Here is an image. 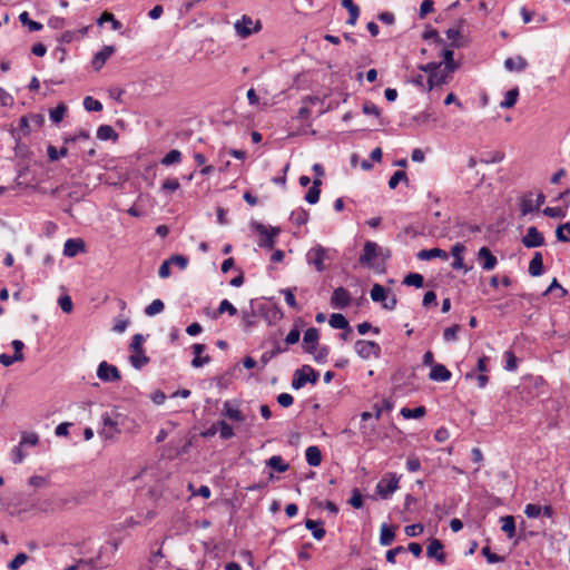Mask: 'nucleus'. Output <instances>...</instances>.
<instances>
[{
    "instance_id": "17",
    "label": "nucleus",
    "mask_w": 570,
    "mask_h": 570,
    "mask_svg": "<svg viewBox=\"0 0 570 570\" xmlns=\"http://www.w3.org/2000/svg\"><path fill=\"white\" fill-rule=\"evenodd\" d=\"M451 376L452 373L443 364L440 363L433 365L429 373V379L434 382H446L451 379Z\"/></svg>"
},
{
    "instance_id": "43",
    "label": "nucleus",
    "mask_w": 570,
    "mask_h": 570,
    "mask_svg": "<svg viewBox=\"0 0 570 570\" xmlns=\"http://www.w3.org/2000/svg\"><path fill=\"white\" fill-rule=\"evenodd\" d=\"M286 347H282L279 344H276L272 351L264 352L261 356V363L263 366H266L268 362L275 357L276 355L284 353Z\"/></svg>"
},
{
    "instance_id": "19",
    "label": "nucleus",
    "mask_w": 570,
    "mask_h": 570,
    "mask_svg": "<svg viewBox=\"0 0 570 570\" xmlns=\"http://www.w3.org/2000/svg\"><path fill=\"white\" fill-rule=\"evenodd\" d=\"M416 257L420 261H429L432 258H441L443 261H446L449 258V255L445 250L435 247V248L420 250L417 253Z\"/></svg>"
},
{
    "instance_id": "26",
    "label": "nucleus",
    "mask_w": 570,
    "mask_h": 570,
    "mask_svg": "<svg viewBox=\"0 0 570 570\" xmlns=\"http://www.w3.org/2000/svg\"><path fill=\"white\" fill-rule=\"evenodd\" d=\"M446 37L451 40V47L453 48H462L465 46V39L461 35L459 29H448L446 30Z\"/></svg>"
},
{
    "instance_id": "42",
    "label": "nucleus",
    "mask_w": 570,
    "mask_h": 570,
    "mask_svg": "<svg viewBox=\"0 0 570 570\" xmlns=\"http://www.w3.org/2000/svg\"><path fill=\"white\" fill-rule=\"evenodd\" d=\"M448 73L449 72L446 71L440 72L438 70V73L430 75L428 78L429 90H432L434 87L445 83Z\"/></svg>"
},
{
    "instance_id": "60",
    "label": "nucleus",
    "mask_w": 570,
    "mask_h": 570,
    "mask_svg": "<svg viewBox=\"0 0 570 570\" xmlns=\"http://www.w3.org/2000/svg\"><path fill=\"white\" fill-rule=\"evenodd\" d=\"M504 357H505V370L510 371V372L515 371L518 367V364H517V357H515L514 353L512 351H507L504 353Z\"/></svg>"
},
{
    "instance_id": "30",
    "label": "nucleus",
    "mask_w": 570,
    "mask_h": 570,
    "mask_svg": "<svg viewBox=\"0 0 570 570\" xmlns=\"http://www.w3.org/2000/svg\"><path fill=\"white\" fill-rule=\"evenodd\" d=\"M266 465L276 470L277 472H285L288 470L289 465L284 462L281 455H273L266 461Z\"/></svg>"
},
{
    "instance_id": "31",
    "label": "nucleus",
    "mask_w": 570,
    "mask_h": 570,
    "mask_svg": "<svg viewBox=\"0 0 570 570\" xmlns=\"http://www.w3.org/2000/svg\"><path fill=\"white\" fill-rule=\"evenodd\" d=\"M395 534L392 528L387 524H382L381 533H380V543L384 547L392 544L394 541Z\"/></svg>"
},
{
    "instance_id": "6",
    "label": "nucleus",
    "mask_w": 570,
    "mask_h": 570,
    "mask_svg": "<svg viewBox=\"0 0 570 570\" xmlns=\"http://www.w3.org/2000/svg\"><path fill=\"white\" fill-rule=\"evenodd\" d=\"M237 35L245 39L255 32H258L262 28L261 22H254L248 16H243L242 19L237 20L234 24Z\"/></svg>"
},
{
    "instance_id": "56",
    "label": "nucleus",
    "mask_w": 570,
    "mask_h": 570,
    "mask_svg": "<svg viewBox=\"0 0 570 570\" xmlns=\"http://www.w3.org/2000/svg\"><path fill=\"white\" fill-rule=\"evenodd\" d=\"M481 553L482 556H484L487 558V561L489 563H499V562H502L504 560L503 557L497 554V553H493L490 549V547L485 546L482 548L481 550Z\"/></svg>"
},
{
    "instance_id": "23",
    "label": "nucleus",
    "mask_w": 570,
    "mask_h": 570,
    "mask_svg": "<svg viewBox=\"0 0 570 570\" xmlns=\"http://www.w3.org/2000/svg\"><path fill=\"white\" fill-rule=\"evenodd\" d=\"M321 185H322V180L320 178H315L313 180L312 187H309V189L307 190V193L305 195V200L308 204L314 205L320 200Z\"/></svg>"
},
{
    "instance_id": "13",
    "label": "nucleus",
    "mask_w": 570,
    "mask_h": 570,
    "mask_svg": "<svg viewBox=\"0 0 570 570\" xmlns=\"http://www.w3.org/2000/svg\"><path fill=\"white\" fill-rule=\"evenodd\" d=\"M320 333L316 327H309L305 331L303 337V347L306 353L313 354L316 352L318 344Z\"/></svg>"
},
{
    "instance_id": "37",
    "label": "nucleus",
    "mask_w": 570,
    "mask_h": 570,
    "mask_svg": "<svg viewBox=\"0 0 570 570\" xmlns=\"http://www.w3.org/2000/svg\"><path fill=\"white\" fill-rule=\"evenodd\" d=\"M403 284L406 286H414L416 288H421L424 285V278L419 273H410L404 277Z\"/></svg>"
},
{
    "instance_id": "44",
    "label": "nucleus",
    "mask_w": 570,
    "mask_h": 570,
    "mask_svg": "<svg viewBox=\"0 0 570 570\" xmlns=\"http://www.w3.org/2000/svg\"><path fill=\"white\" fill-rule=\"evenodd\" d=\"M165 308V304L161 299L157 298L154 299L146 308L145 314L147 316H155L159 313H161Z\"/></svg>"
},
{
    "instance_id": "34",
    "label": "nucleus",
    "mask_w": 570,
    "mask_h": 570,
    "mask_svg": "<svg viewBox=\"0 0 570 570\" xmlns=\"http://www.w3.org/2000/svg\"><path fill=\"white\" fill-rule=\"evenodd\" d=\"M371 298L373 302L383 303L387 298V291L381 284H374L371 289Z\"/></svg>"
},
{
    "instance_id": "51",
    "label": "nucleus",
    "mask_w": 570,
    "mask_h": 570,
    "mask_svg": "<svg viewBox=\"0 0 570 570\" xmlns=\"http://www.w3.org/2000/svg\"><path fill=\"white\" fill-rule=\"evenodd\" d=\"M20 445H32L36 446L39 443V435L35 432H24L20 440Z\"/></svg>"
},
{
    "instance_id": "22",
    "label": "nucleus",
    "mask_w": 570,
    "mask_h": 570,
    "mask_svg": "<svg viewBox=\"0 0 570 570\" xmlns=\"http://www.w3.org/2000/svg\"><path fill=\"white\" fill-rule=\"evenodd\" d=\"M305 459L308 465L318 466L322 463V452L318 446L311 445L305 451Z\"/></svg>"
},
{
    "instance_id": "36",
    "label": "nucleus",
    "mask_w": 570,
    "mask_h": 570,
    "mask_svg": "<svg viewBox=\"0 0 570 570\" xmlns=\"http://www.w3.org/2000/svg\"><path fill=\"white\" fill-rule=\"evenodd\" d=\"M117 137V132L109 125H101L97 129V138L100 140L116 139Z\"/></svg>"
},
{
    "instance_id": "55",
    "label": "nucleus",
    "mask_w": 570,
    "mask_h": 570,
    "mask_svg": "<svg viewBox=\"0 0 570 570\" xmlns=\"http://www.w3.org/2000/svg\"><path fill=\"white\" fill-rule=\"evenodd\" d=\"M28 558L29 557L26 553L20 552L8 563V568L10 570H18L22 564L27 562Z\"/></svg>"
},
{
    "instance_id": "40",
    "label": "nucleus",
    "mask_w": 570,
    "mask_h": 570,
    "mask_svg": "<svg viewBox=\"0 0 570 570\" xmlns=\"http://www.w3.org/2000/svg\"><path fill=\"white\" fill-rule=\"evenodd\" d=\"M309 217V214L307 210L303 208H298L296 210H293L291 214V220L296 224L297 226H302L307 223Z\"/></svg>"
},
{
    "instance_id": "15",
    "label": "nucleus",
    "mask_w": 570,
    "mask_h": 570,
    "mask_svg": "<svg viewBox=\"0 0 570 570\" xmlns=\"http://www.w3.org/2000/svg\"><path fill=\"white\" fill-rule=\"evenodd\" d=\"M85 250V242L81 238H68L63 245V255L75 257Z\"/></svg>"
},
{
    "instance_id": "52",
    "label": "nucleus",
    "mask_w": 570,
    "mask_h": 570,
    "mask_svg": "<svg viewBox=\"0 0 570 570\" xmlns=\"http://www.w3.org/2000/svg\"><path fill=\"white\" fill-rule=\"evenodd\" d=\"M422 38L424 40L433 39L438 46L445 47V40L442 39L435 29H428L423 32Z\"/></svg>"
},
{
    "instance_id": "47",
    "label": "nucleus",
    "mask_w": 570,
    "mask_h": 570,
    "mask_svg": "<svg viewBox=\"0 0 570 570\" xmlns=\"http://www.w3.org/2000/svg\"><path fill=\"white\" fill-rule=\"evenodd\" d=\"M67 111V107L63 104H59L56 108L50 110V120L55 124H59Z\"/></svg>"
},
{
    "instance_id": "1",
    "label": "nucleus",
    "mask_w": 570,
    "mask_h": 570,
    "mask_svg": "<svg viewBox=\"0 0 570 570\" xmlns=\"http://www.w3.org/2000/svg\"><path fill=\"white\" fill-rule=\"evenodd\" d=\"M336 255V249L316 244L306 253V262L308 265L314 266L318 273H322L328 267L326 262H333Z\"/></svg>"
},
{
    "instance_id": "18",
    "label": "nucleus",
    "mask_w": 570,
    "mask_h": 570,
    "mask_svg": "<svg viewBox=\"0 0 570 570\" xmlns=\"http://www.w3.org/2000/svg\"><path fill=\"white\" fill-rule=\"evenodd\" d=\"M538 210V205L533 199V193L529 191L520 198V212L522 216H527L530 213Z\"/></svg>"
},
{
    "instance_id": "12",
    "label": "nucleus",
    "mask_w": 570,
    "mask_h": 570,
    "mask_svg": "<svg viewBox=\"0 0 570 570\" xmlns=\"http://www.w3.org/2000/svg\"><path fill=\"white\" fill-rule=\"evenodd\" d=\"M522 244L527 248L540 247L544 244V237L535 226H531L527 229V234L522 237Z\"/></svg>"
},
{
    "instance_id": "53",
    "label": "nucleus",
    "mask_w": 570,
    "mask_h": 570,
    "mask_svg": "<svg viewBox=\"0 0 570 570\" xmlns=\"http://www.w3.org/2000/svg\"><path fill=\"white\" fill-rule=\"evenodd\" d=\"M83 107L87 111H101L102 110V104L99 100L94 99L90 96H87L83 99Z\"/></svg>"
},
{
    "instance_id": "49",
    "label": "nucleus",
    "mask_w": 570,
    "mask_h": 570,
    "mask_svg": "<svg viewBox=\"0 0 570 570\" xmlns=\"http://www.w3.org/2000/svg\"><path fill=\"white\" fill-rule=\"evenodd\" d=\"M218 432H219V436L223 439V440H228L230 438L234 436V429L225 421H219L218 423Z\"/></svg>"
},
{
    "instance_id": "4",
    "label": "nucleus",
    "mask_w": 570,
    "mask_h": 570,
    "mask_svg": "<svg viewBox=\"0 0 570 570\" xmlns=\"http://www.w3.org/2000/svg\"><path fill=\"white\" fill-rule=\"evenodd\" d=\"M320 379V373L315 371L311 365H303L294 372L292 380V387L294 390H301L307 383L316 384Z\"/></svg>"
},
{
    "instance_id": "29",
    "label": "nucleus",
    "mask_w": 570,
    "mask_h": 570,
    "mask_svg": "<svg viewBox=\"0 0 570 570\" xmlns=\"http://www.w3.org/2000/svg\"><path fill=\"white\" fill-rule=\"evenodd\" d=\"M518 97H519V89L518 88L510 89L509 91H507L504 99L500 102V107L503 109L512 108L517 104Z\"/></svg>"
},
{
    "instance_id": "10",
    "label": "nucleus",
    "mask_w": 570,
    "mask_h": 570,
    "mask_svg": "<svg viewBox=\"0 0 570 570\" xmlns=\"http://www.w3.org/2000/svg\"><path fill=\"white\" fill-rule=\"evenodd\" d=\"M444 546L441 540L432 538L429 540L426 548V556L431 559H435L439 563L443 564L446 561V556L443 551Z\"/></svg>"
},
{
    "instance_id": "61",
    "label": "nucleus",
    "mask_w": 570,
    "mask_h": 570,
    "mask_svg": "<svg viewBox=\"0 0 570 570\" xmlns=\"http://www.w3.org/2000/svg\"><path fill=\"white\" fill-rule=\"evenodd\" d=\"M22 445H20V443L14 446L11 451V461L14 463V464H19L21 463L24 458H26V453L22 451Z\"/></svg>"
},
{
    "instance_id": "5",
    "label": "nucleus",
    "mask_w": 570,
    "mask_h": 570,
    "mask_svg": "<svg viewBox=\"0 0 570 570\" xmlns=\"http://www.w3.org/2000/svg\"><path fill=\"white\" fill-rule=\"evenodd\" d=\"M252 226L261 235L258 246L267 249L274 248L275 237L279 234V228L266 226L258 222H254Z\"/></svg>"
},
{
    "instance_id": "3",
    "label": "nucleus",
    "mask_w": 570,
    "mask_h": 570,
    "mask_svg": "<svg viewBox=\"0 0 570 570\" xmlns=\"http://www.w3.org/2000/svg\"><path fill=\"white\" fill-rule=\"evenodd\" d=\"M124 415L117 411L105 412L101 415L102 428L98 432L105 440H112L121 433L120 425L122 424Z\"/></svg>"
},
{
    "instance_id": "11",
    "label": "nucleus",
    "mask_w": 570,
    "mask_h": 570,
    "mask_svg": "<svg viewBox=\"0 0 570 570\" xmlns=\"http://www.w3.org/2000/svg\"><path fill=\"white\" fill-rule=\"evenodd\" d=\"M351 303V295L348 291L344 287H337L333 291L331 296V305L334 308L344 309Z\"/></svg>"
},
{
    "instance_id": "39",
    "label": "nucleus",
    "mask_w": 570,
    "mask_h": 570,
    "mask_svg": "<svg viewBox=\"0 0 570 570\" xmlns=\"http://www.w3.org/2000/svg\"><path fill=\"white\" fill-rule=\"evenodd\" d=\"M19 20L23 26H27L30 31H40L43 28L40 22L31 20L27 11L19 14Z\"/></svg>"
},
{
    "instance_id": "32",
    "label": "nucleus",
    "mask_w": 570,
    "mask_h": 570,
    "mask_svg": "<svg viewBox=\"0 0 570 570\" xmlns=\"http://www.w3.org/2000/svg\"><path fill=\"white\" fill-rule=\"evenodd\" d=\"M441 56L445 62L444 71L446 72H453L458 68V63L453 59V51L451 49L444 48L441 51Z\"/></svg>"
},
{
    "instance_id": "50",
    "label": "nucleus",
    "mask_w": 570,
    "mask_h": 570,
    "mask_svg": "<svg viewBox=\"0 0 570 570\" xmlns=\"http://www.w3.org/2000/svg\"><path fill=\"white\" fill-rule=\"evenodd\" d=\"M400 181H405L407 183L409 179H407V176H406V173L403 171V170H396L390 178L389 180V187L391 189H395L396 186L399 185Z\"/></svg>"
},
{
    "instance_id": "62",
    "label": "nucleus",
    "mask_w": 570,
    "mask_h": 570,
    "mask_svg": "<svg viewBox=\"0 0 570 570\" xmlns=\"http://www.w3.org/2000/svg\"><path fill=\"white\" fill-rule=\"evenodd\" d=\"M14 99L7 90L0 87V107H12Z\"/></svg>"
},
{
    "instance_id": "16",
    "label": "nucleus",
    "mask_w": 570,
    "mask_h": 570,
    "mask_svg": "<svg viewBox=\"0 0 570 570\" xmlns=\"http://www.w3.org/2000/svg\"><path fill=\"white\" fill-rule=\"evenodd\" d=\"M114 52H115V47L105 46L100 51H98L94 56L92 61H91L92 68L97 71L100 70Z\"/></svg>"
},
{
    "instance_id": "24",
    "label": "nucleus",
    "mask_w": 570,
    "mask_h": 570,
    "mask_svg": "<svg viewBox=\"0 0 570 570\" xmlns=\"http://www.w3.org/2000/svg\"><path fill=\"white\" fill-rule=\"evenodd\" d=\"M305 527H306V529L312 531L314 539L322 540L325 537L326 531L323 528L322 521H315L312 519H307L305 521Z\"/></svg>"
},
{
    "instance_id": "21",
    "label": "nucleus",
    "mask_w": 570,
    "mask_h": 570,
    "mask_svg": "<svg viewBox=\"0 0 570 570\" xmlns=\"http://www.w3.org/2000/svg\"><path fill=\"white\" fill-rule=\"evenodd\" d=\"M544 269L542 254L540 252H535L529 264V273L531 276L538 277L542 275Z\"/></svg>"
},
{
    "instance_id": "38",
    "label": "nucleus",
    "mask_w": 570,
    "mask_h": 570,
    "mask_svg": "<svg viewBox=\"0 0 570 570\" xmlns=\"http://www.w3.org/2000/svg\"><path fill=\"white\" fill-rule=\"evenodd\" d=\"M105 22L111 23V29L112 30H119L122 27L121 22L119 20H117L115 18V16L112 13L108 12V11H105L100 16V18L97 20V23L99 26H101Z\"/></svg>"
},
{
    "instance_id": "27",
    "label": "nucleus",
    "mask_w": 570,
    "mask_h": 570,
    "mask_svg": "<svg viewBox=\"0 0 570 570\" xmlns=\"http://www.w3.org/2000/svg\"><path fill=\"white\" fill-rule=\"evenodd\" d=\"M129 362L132 367L140 370L149 363V357L146 356L145 351L134 352V354L129 356Z\"/></svg>"
},
{
    "instance_id": "25",
    "label": "nucleus",
    "mask_w": 570,
    "mask_h": 570,
    "mask_svg": "<svg viewBox=\"0 0 570 570\" xmlns=\"http://www.w3.org/2000/svg\"><path fill=\"white\" fill-rule=\"evenodd\" d=\"M504 67L509 71H523L528 67V62L524 58L518 56L505 59Z\"/></svg>"
},
{
    "instance_id": "63",
    "label": "nucleus",
    "mask_w": 570,
    "mask_h": 570,
    "mask_svg": "<svg viewBox=\"0 0 570 570\" xmlns=\"http://www.w3.org/2000/svg\"><path fill=\"white\" fill-rule=\"evenodd\" d=\"M542 507L539 504L529 503L524 508V514L528 518H538L541 515Z\"/></svg>"
},
{
    "instance_id": "46",
    "label": "nucleus",
    "mask_w": 570,
    "mask_h": 570,
    "mask_svg": "<svg viewBox=\"0 0 570 570\" xmlns=\"http://www.w3.org/2000/svg\"><path fill=\"white\" fill-rule=\"evenodd\" d=\"M556 237L559 242L567 243L570 240V223L560 225L556 230Z\"/></svg>"
},
{
    "instance_id": "28",
    "label": "nucleus",
    "mask_w": 570,
    "mask_h": 570,
    "mask_svg": "<svg viewBox=\"0 0 570 570\" xmlns=\"http://www.w3.org/2000/svg\"><path fill=\"white\" fill-rule=\"evenodd\" d=\"M224 313H228L230 316H234L237 314L236 307L228 299H223L219 303L217 311H215L213 313L212 317L217 318L219 315H222Z\"/></svg>"
},
{
    "instance_id": "54",
    "label": "nucleus",
    "mask_w": 570,
    "mask_h": 570,
    "mask_svg": "<svg viewBox=\"0 0 570 570\" xmlns=\"http://www.w3.org/2000/svg\"><path fill=\"white\" fill-rule=\"evenodd\" d=\"M460 325L455 324L450 327H446L443 332V340L445 342H454L458 340V333L460 331Z\"/></svg>"
},
{
    "instance_id": "41",
    "label": "nucleus",
    "mask_w": 570,
    "mask_h": 570,
    "mask_svg": "<svg viewBox=\"0 0 570 570\" xmlns=\"http://www.w3.org/2000/svg\"><path fill=\"white\" fill-rule=\"evenodd\" d=\"M426 410L424 406H416L414 409L403 407L401 415L405 419H420L425 414Z\"/></svg>"
},
{
    "instance_id": "14",
    "label": "nucleus",
    "mask_w": 570,
    "mask_h": 570,
    "mask_svg": "<svg viewBox=\"0 0 570 570\" xmlns=\"http://www.w3.org/2000/svg\"><path fill=\"white\" fill-rule=\"evenodd\" d=\"M478 261L481 264L482 268L485 271H492L498 264L497 257L491 253V250L483 246L478 252Z\"/></svg>"
},
{
    "instance_id": "48",
    "label": "nucleus",
    "mask_w": 570,
    "mask_h": 570,
    "mask_svg": "<svg viewBox=\"0 0 570 570\" xmlns=\"http://www.w3.org/2000/svg\"><path fill=\"white\" fill-rule=\"evenodd\" d=\"M67 154L68 149L66 147H62L58 150L55 146L49 145L47 148V155L51 161H56L59 158L67 156Z\"/></svg>"
},
{
    "instance_id": "9",
    "label": "nucleus",
    "mask_w": 570,
    "mask_h": 570,
    "mask_svg": "<svg viewBox=\"0 0 570 570\" xmlns=\"http://www.w3.org/2000/svg\"><path fill=\"white\" fill-rule=\"evenodd\" d=\"M97 376L102 382H118L121 379L119 370L106 361L98 365Z\"/></svg>"
},
{
    "instance_id": "20",
    "label": "nucleus",
    "mask_w": 570,
    "mask_h": 570,
    "mask_svg": "<svg viewBox=\"0 0 570 570\" xmlns=\"http://www.w3.org/2000/svg\"><path fill=\"white\" fill-rule=\"evenodd\" d=\"M223 414L227 416L229 420L236 421V422H244L245 416L240 412V410L235 406V404L232 401H226L224 403Z\"/></svg>"
},
{
    "instance_id": "35",
    "label": "nucleus",
    "mask_w": 570,
    "mask_h": 570,
    "mask_svg": "<svg viewBox=\"0 0 570 570\" xmlns=\"http://www.w3.org/2000/svg\"><path fill=\"white\" fill-rule=\"evenodd\" d=\"M330 325L336 330L348 328L350 324L343 314L334 313L330 317Z\"/></svg>"
},
{
    "instance_id": "59",
    "label": "nucleus",
    "mask_w": 570,
    "mask_h": 570,
    "mask_svg": "<svg viewBox=\"0 0 570 570\" xmlns=\"http://www.w3.org/2000/svg\"><path fill=\"white\" fill-rule=\"evenodd\" d=\"M314 354V361L318 364L325 363L326 358L330 354V347L326 345L321 346L320 348H316V352Z\"/></svg>"
},
{
    "instance_id": "45",
    "label": "nucleus",
    "mask_w": 570,
    "mask_h": 570,
    "mask_svg": "<svg viewBox=\"0 0 570 570\" xmlns=\"http://www.w3.org/2000/svg\"><path fill=\"white\" fill-rule=\"evenodd\" d=\"M181 160V153L177 149H173L167 153L161 159V164L165 166H170L174 164H178Z\"/></svg>"
},
{
    "instance_id": "2",
    "label": "nucleus",
    "mask_w": 570,
    "mask_h": 570,
    "mask_svg": "<svg viewBox=\"0 0 570 570\" xmlns=\"http://www.w3.org/2000/svg\"><path fill=\"white\" fill-rule=\"evenodd\" d=\"M390 250H384L381 248L375 242L367 240L364 244L363 254L360 256L358 262L362 265H365L370 268H375L377 272L383 273L385 272L384 264L382 266H376L374 264V261L377 257H382L383 259L390 258Z\"/></svg>"
},
{
    "instance_id": "64",
    "label": "nucleus",
    "mask_w": 570,
    "mask_h": 570,
    "mask_svg": "<svg viewBox=\"0 0 570 570\" xmlns=\"http://www.w3.org/2000/svg\"><path fill=\"white\" fill-rule=\"evenodd\" d=\"M171 265H176L179 269L184 271L188 265V258L184 255H173L169 257Z\"/></svg>"
},
{
    "instance_id": "57",
    "label": "nucleus",
    "mask_w": 570,
    "mask_h": 570,
    "mask_svg": "<svg viewBox=\"0 0 570 570\" xmlns=\"http://www.w3.org/2000/svg\"><path fill=\"white\" fill-rule=\"evenodd\" d=\"M294 291H295V288H284V289H281V293L284 295L285 302L287 303V305L292 308L297 309L298 305H297V302H296V298L294 295Z\"/></svg>"
},
{
    "instance_id": "8",
    "label": "nucleus",
    "mask_w": 570,
    "mask_h": 570,
    "mask_svg": "<svg viewBox=\"0 0 570 570\" xmlns=\"http://www.w3.org/2000/svg\"><path fill=\"white\" fill-rule=\"evenodd\" d=\"M387 475L390 476V479H382L376 484L375 488L376 493L382 499H387L392 493H394L399 489L400 476H397L395 473H389Z\"/></svg>"
},
{
    "instance_id": "58",
    "label": "nucleus",
    "mask_w": 570,
    "mask_h": 570,
    "mask_svg": "<svg viewBox=\"0 0 570 570\" xmlns=\"http://www.w3.org/2000/svg\"><path fill=\"white\" fill-rule=\"evenodd\" d=\"M554 289L559 291L558 297H564L568 294V291L563 288L557 278H553L549 287L543 292V296L548 295L549 293L553 292Z\"/></svg>"
},
{
    "instance_id": "33",
    "label": "nucleus",
    "mask_w": 570,
    "mask_h": 570,
    "mask_svg": "<svg viewBox=\"0 0 570 570\" xmlns=\"http://www.w3.org/2000/svg\"><path fill=\"white\" fill-rule=\"evenodd\" d=\"M502 531L507 533L508 538L512 539L515 535V522L512 515H505L501 518Z\"/></svg>"
},
{
    "instance_id": "7",
    "label": "nucleus",
    "mask_w": 570,
    "mask_h": 570,
    "mask_svg": "<svg viewBox=\"0 0 570 570\" xmlns=\"http://www.w3.org/2000/svg\"><path fill=\"white\" fill-rule=\"evenodd\" d=\"M355 352L363 360H368L371 356L379 357L381 355V346L373 341L358 340L354 345Z\"/></svg>"
}]
</instances>
